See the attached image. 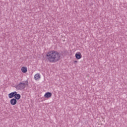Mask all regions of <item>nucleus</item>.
Listing matches in <instances>:
<instances>
[{
	"label": "nucleus",
	"instance_id": "obj_1",
	"mask_svg": "<svg viewBox=\"0 0 127 127\" xmlns=\"http://www.w3.org/2000/svg\"><path fill=\"white\" fill-rule=\"evenodd\" d=\"M47 59L50 63H55L57 61H59L61 58V54L57 51H53L47 53L46 54Z\"/></svg>",
	"mask_w": 127,
	"mask_h": 127
},
{
	"label": "nucleus",
	"instance_id": "obj_2",
	"mask_svg": "<svg viewBox=\"0 0 127 127\" xmlns=\"http://www.w3.org/2000/svg\"><path fill=\"white\" fill-rule=\"evenodd\" d=\"M25 86H28V81L27 80L25 81V83L20 82L15 87L17 90H24L25 88Z\"/></svg>",
	"mask_w": 127,
	"mask_h": 127
},
{
	"label": "nucleus",
	"instance_id": "obj_3",
	"mask_svg": "<svg viewBox=\"0 0 127 127\" xmlns=\"http://www.w3.org/2000/svg\"><path fill=\"white\" fill-rule=\"evenodd\" d=\"M16 91H14L12 92H11L10 93H9L8 94V97L9 98V99H11L12 98H13V97H15V95L16 94Z\"/></svg>",
	"mask_w": 127,
	"mask_h": 127
},
{
	"label": "nucleus",
	"instance_id": "obj_4",
	"mask_svg": "<svg viewBox=\"0 0 127 127\" xmlns=\"http://www.w3.org/2000/svg\"><path fill=\"white\" fill-rule=\"evenodd\" d=\"M10 104L12 106H14V105H16V103H17V100H16V99L13 98L10 100Z\"/></svg>",
	"mask_w": 127,
	"mask_h": 127
},
{
	"label": "nucleus",
	"instance_id": "obj_5",
	"mask_svg": "<svg viewBox=\"0 0 127 127\" xmlns=\"http://www.w3.org/2000/svg\"><path fill=\"white\" fill-rule=\"evenodd\" d=\"M75 58H76V59H81V58H82V55L81 54V53L80 52H77L75 54Z\"/></svg>",
	"mask_w": 127,
	"mask_h": 127
},
{
	"label": "nucleus",
	"instance_id": "obj_6",
	"mask_svg": "<svg viewBox=\"0 0 127 127\" xmlns=\"http://www.w3.org/2000/svg\"><path fill=\"white\" fill-rule=\"evenodd\" d=\"M52 96V93L51 92H47L45 93L44 97L45 98H51Z\"/></svg>",
	"mask_w": 127,
	"mask_h": 127
},
{
	"label": "nucleus",
	"instance_id": "obj_7",
	"mask_svg": "<svg viewBox=\"0 0 127 127\" xmlns=\"http://www.w3.org/2000/svg\"><path fill=\"white\" fill-rule=\"evenodd\" d=\"M14 98L16 100H19L20 98H21V96H20V94H17V92H16Z\"/></svg>",
	"mask_w": 127,
	"mask_h": 127
},
{
	"label": "nucleus",
	"instance_id": "obj_8",
	"mask_svg": "<svg viewBox=\"0 0 127 127\" xmlns=\"http://www.w3.org/2000/svg\"><path fill=\"white\" fill-rule=\"evenodd\" d=\"M34 78L35 80H38L39 79H40V74H39V73H37L34 76Z\"/></svg>",
	"mask_w": 127,
	"mask_h": 127
},
{
	"label": "nucleus",
	"instance_id": "obj_9",
	"mask_svg": "<svg viewBox=\"0 0 127 127\" xmlns=\"http://www.w3.org/2000/svg\"><path fill=\"white\" fill-rule=\"evenodd\" d=\"M21 71L23 73H26L27 72V68L24 66H23L21 68Z\"/></svg>",
	"mask_w": 127,
	"mask_h": 127
},
{
	"label": "nucleus",
	"instance_id": "obj_10",
	"mask_svg": "<svg viewBox=\"0 0 127 127\" xmlns=\"http://www.w3.org/2000/svg\"><path fill=\"white\" fill-rule=\"evenodd\" d=\"M73 63H74V64H76V63H78V61H74Z\"/></svg>",
	"mask_w": 127,
	"mask_h": 127
}]
</instances>
